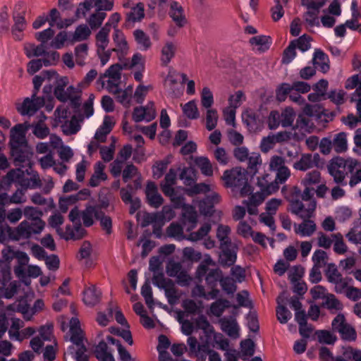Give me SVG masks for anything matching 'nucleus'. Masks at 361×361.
<instances>
[{
  "label": "nucleus",
  "mask_w": 361,
  "mask_h": 361,
  "mask_svg": "<svg viewBox=\"0 0 361 361\" xmlns=\"http://www.w3.org/2000/svg\"><path fill=\"white\" fill-rule=\"evenodd\" d=\"M303 112L308 116H317L321 118V115H326V110L318 104H307L303 109Z\"/></svg>",
  "instance_id": "nucleus-51"
},
{
  "label": "nucleus",
  "mask_w": 361,
  "mask_h": 361,
  "mask_svg": "<svg viewBox=\"0 0 361 361\" xmlns=\"http://www.w3.org/2000/svg\"><path fill=\"white\" fill-rule=\"evenodd\" d=\"M166 235L170 238H184L183 228L178 223H171L166 228Z\"/></svg>",
  "instance_id": "nucleus-52"
},
{
  "label": "nucleus",
  "mask_w": 361,
  "mask_h": 361,
  "mask_svg": "<svg viewBox=\"0 0 361 361\" xmlns=\"http://www.w3.org/2000/svg\"><path fill=\"white\" fill-rule=\"evenodd\" d=\"M25 173L30 174L29 169L23 170L22 167H18V169L9 171L4 178L7 180L8 184H11L14 181L20 182L23 178Z\"/></svg>",
  "instance_id": "nucleus-31"
},
{
  "label": "nucleus",
  "mask_w": 361,
  "mask_h": 361,
  "mask_svg": "<svg viewBox=\"0 0 361 361\" xmlns=\"http://www.w3.org/2000/svg\"><path fill=\"white\" fill-rule=\"evenodd\" d=\"M312 63L314 66H318L320 68V71L324 73L328 72L330 68L328 56L319 49L314 51Z\"/></svg>",
  "instance_id": "nucleus-17"
},
{
  "label": "nucleus",
  "mask_w": 361,
  "mask_h": 361,
  "mask_svg": "<svg viewBox=\"0 0 361 361\" xmlns=\"http://www.w3.org/2000/svg\"><path fill=\"white\" fill-rule=\"evenodd\" d=\"M296 44H294L292 41L288 47L283 51L282 62L283 63H289L296 56L295 52Z\"/></svg>",
  "instance_id": "nucleus-62"
},
{
  "label": "nucleus",
  "mask_w": 361,
  "mask_h": 361,
  "mask_svg": "<svg viewBox=\"0 0 361 361\" xmlns=\"http://www.w3.org/2000/svg\"><path fill=\"white\" fill-rule=\"evenodd\" d=\"M276 6L271 8L272 18L274 21L279 20L283 16V5H286L288 0H274Z\"/></svg>",
  "instance_id": "nucleus-57"
},
{
  "label": "nucleus",
  "mask_w": 361,
  "mask_h": 361,
  "mask_svg": "<svg viewBox=\"0 0 361 361\" xmlns=\"http://www.w3.org/2000/svg\"><path fill=\"white\" fill-rule=\"evenodd\" d=\"M221 330L228 336L237 338L239 337V328L235 319H229L226 317L221 318L219 321Z\"/></svg>",
  "instance_id": "nucleus-12"
},
{
  "label": "nucleus",
  "mask_w": 361,
  "mask_h": 361,
  "mask_svg": "<svg viewBox=\"0 0 361 361\" xmlns=\"http://www.w3.org/2000/svg\"><path fill=\"white\" fill-rule=\"evenodd\" d=\"M314 334L320 343L333 345L337 340V337L328 330H317Z\"/></svg>",
  "instance_id": "nucleus-36"
},
{
  "label": "nucleus",
  "mask_w": 361,
  "mask_h": 361,
  "mask_svg": "<svg viewBox=\"0 0 361 361\" xmlns=\"http://www.w3.org/2000/svg\"><path fill=\"white\" fill-rule=\"evenodd\" d=\"M100 210L97 209L94 206H87L85 209L81 213L83 224L85 227H90L94 224L93 216L95 217V213Z\"/></svg>",
  "instance_id": "nucleus-34"
},
{
  "label": "nucleus",
  "mask_w": 361,
  "mask_h": 361,
  "mask_svg": "<svg viewBox=\"0 0 361 361\" xmlns=\"http://www.w3.org/2000/svg\"><path fill=\"white\" fill-rule=\"evenodd\" d=\"M152 282L158 288L164 290L168 302L171 305H173L178 302L180 295L178 294V290L172 279L165 278L164 273H159L153 276Z\"/></svg>",
  "instance_id": "nucleus-4"
},
{
  "label": "nucleus",
  "mask_w": 361,
  "mask_h": 361,
  "mask_svg": "<svg viewBox=\"0 0 361 361\" xmlns=\"http://www.w3.org/2000/svg\"><path fill=\"white\" fill-rule=\"evenodd\" d=\"M231 233V228L228 226L220 224L219 225L216 231V238L220 242V245H228L232 243L228 235Z\"/></svg>",
  "instance_id": "nucleus-29"
},
{
  "label": "nucleus",
  "mask_w": 361,
  "mask_h": 361,
  "mask_svg": "<svg viewBox=\"0 0 361 361\" xmlns=\"http://www.w3.org/2000/svg\"><path fill=\"white\" fill-rule=\"evenodd\" d=\"M270 37L266 36V35H258L255 37H252L250 39L249 42L252 45H257L259 47L258 48V50L260 51H265L266 50H268L269 48V44H270Z\"/></svg>",
  "instance_id": "nucleus-33"
},
{
  "label": "nucleus",
  "mask_w": 361,
  "mask_h": 361,
  "mask_svg": "<svg viewBox=\"0 0 361 361\" xmlns=\"http://www.w3.org/2000/svg\"><path fill=\"white\" fill-rule=\"evenodd\" d=\"M218 121L217 111L215 109H208L206 117V128L208 130H212L216 126Z\"/></svg>",
  "instance_id": "nucleus-55"
},
{
  "label": "nucleus",
  "mask_w": 361,
  "mask_h": 361,
  "mask_svg": "<svg viewBox=\"0 0 361 361\" xmlns=\"http://www.w3.org/2000/svg\"><path fill=\"white\" fill-rule=\"evenodd\" d=\"M114 123H115L112 121L111 116H106L104 117L102 125L97 130L94 135V138L101 142H106V135L111 131Z\"/></svg>",
  "instance_id": "nucleus-14"
},
{
  "label": "nucleus",
  "mask_w": 361,
  "mask_h": 361,
  "mask_svg": "<svg viewBox=\"0 0 361 361\" xmlns=\"http://www.w3.org/2000/svg\"><path fill=\"white\" fill-rule=\"evenodd\" d=\"M184 114L190 119H195L199 117L198 109L194 100L190 101L183 106Z\"/></svg>",
  "instance_id": "nucleus-49"
},
{
  "label": "nucleus",
  "mask_w": 361,
  "mask_h": 361,
  "mask_svg": "<svg viewBox=\"0 0 361 361\" xmlns=\"http://www.w3.org/2000/svg\"><path fill=\"white\" fill-rule=\"evenodd\" d=\"M329 173L334 177L336 183H342L345 177L346 159L341 157L333 158L328 165Z\"/></svg>",
  "instance_id": "nucleus-6"
},
{
  "label": "nucleus",
  "mask_w": 361,
  "mask_h": 361,
  "mask_svg": "<svg viewBox=\"0 0 361 361\" xmlns=\"http://www.w3.org/2000/svg\"><path fill=\"white\" fill-rule=\"evenodd\" d=\"M221 252L219 255V263L224 267L233 266L237 259L238 247L233 243L230 245H219Z\"/></svg>",
  "instance_id": "nucleus-7"
},
{
  "label": "nucleus",
  "mask_w": 361,
  "mask_h": 361,
  "mask_svg": "<svg viewBox=\"0 0 361 361\" xmlns=\"http://www.w3.org/2000/svg\"><path fill=\"white\" fill-rule=\"evenodd\" d=\"M222 178L227 188H240L247 181L245 171L238 167L225 171Z\"/></svg>",
  "instance_id": "nucleus-5"
},
{
  "label": "nucleus",
  "mask_w": 361,
  "mask_h": 361,
  "mask_svg": "<svg viewBox=\"0 0 361 361\" xmlns=\"http://www.w3.org/2000/svg\"><path fill=\"white\" fill-rule=\"evenodd\" d=\"M195 324L197 329H202L205 332H213V326L210 324L207 317L202 314L196 318Z\"/></svg>",
  "instance_id": "nucleus-64"
},
{
  "label": "nucleus",
  "mask_w": 361,
  "mask_h": 361,
  "mask_svg": "<svg viewBox=\"0 0 361 361\" xmlns=\"http://www.w3.org/2000/svg\"><path fill=\"white\" fill-rule=\"evenodd\" d=\"M23 214L27 218L26 221H43L42 219L43 216L42 211L36 207H25L23 210Z\"/></svg>",
  "instance_id": "nucleus-41"
},
{
  "label": "nucleus",
  "mask_w": 361,
  "mask_h": 361,
  "mask_svg": "<svg viewBox=\"0 0 361 361\" xmlns=\"http://www.w3.org/2000/svg\"><path fill=\"white\" fill-rule=\"evenodd\" d=\"M46 223L44 221H23L12 231L11 227H8L9 237L14 240L20 239H29L32 235H38L42 233L45 227Z\"/></svg>",
  "instance_id": "nucleus-2"
},
{
  "label": "nucleus",
  "mask_w": 361,
  "mask_h": 361,
  "mask_svg": "<svg viewBox=\"0 0 361 361\" xmlns=\"http://www.w3.org/2000/svg\"><path fill=\"white\" fill-rule=\"evenodd\" d=\"M83 294V301L87 305L94 306L101 300L102 293L94 286L87 288Z\"/></svg>",
  "instance_id": "nucleus-19"
},
{
  "label": "nucleus",
  "mask_w": 361,
  "mask_h": 361,
  "mask_svg": "<svg viewBox=\"0 0 361 361\" xmlns=\"http://www.w3.org/2000/svg\"><path fill=\"white\" fill-rule=\"evenodd\" d=\"M324 274L329 283H334L342 276V274L338 271L337 266L334 263H329Z\"/></svg>",
  "instance_id": "nucleus-40"
},
{
  "label": "nucleus",
  "mask_w": 361,
  "mask_h": 361,
  "mask_svg": "<svg viewBox=\"0 0 361 361\" xmlns=\"http://www.w3.org/2000/svg\"><path fill=\"white\" fill-rule=\"evenodd\" d=\"M328 259L329 256L324 250H317L312 256L313 267L322 268L326 265L327 266Z\"/></svg>",
  "instance_id": "nucleus-43"
},
{
  "label": "nucleus",
  "mask_w": 361,
  "mask_h": 361,
  "mask_svg": "<svg viewBox=\"0 0 361 361\" xmlns=\"http://www.w3.org/2000/svg\"><path fill=\"white\" fill-rule=\"evenodd\" d=\"M311 40V37L305 34L297 39L293 40L292 42H293L294 44H296V47H298L302 51H305L310 48Z\"/></svg>",
  "instance_id": "nucleus-58"
},
{
  "label": "nucleus",
  "mask_w": 361,
  "mask_h": 361,
  "mask_svg": "<svg viewBox=\"0 0 361 361\" xmlns=\"http://www.w3.org/2000/svg\"><path fill=\"white\" fill-rule=\"evenodd\" d=\"M11 147V154L13 159V163L18 167H27L31 169L32 162L31 159L33 156V152L28 144L22 145H9Z\"/></svg>",
  "instance_id": "nucleus-3"
},
{
  "label": "nucleus",
  "mask_w": 361,
  "mask_h": 361,
  "mask_svg": "<svg viewBox=\"0 0 361 361\" xmlns=\"http://www.w3.org/2000/svg\"><path fill=\"white\" fill-rule=\"evenodd\" d=\"M86 234L87 231L82 227L80 221H78L75 222L73 229L71 226H66V235L63 238L66 240H75L82 239Z\"/></svg>",
  "instance_id": "nucleus-18"
},
{
  "label": "nucleus",
  "mask_w": 361,
  "mask_h": 361,
  "mask_svg": "<svg viewBox=\"0 0 361 361\" xmlns=\"http://www.w3.org/2000/svg\"><path fill=\"white\" fill-rule=\"evenodd\" d=\"M95 219L99 221L102 228L105 231L106 234L110 235L112 233V219L109 216L104 214L100 210L95 213Z\"/></svg>",
  "instance_id": "nucleus-26"
},
{
  "label": "nucleus",
  "mask_w": 361,
  "mask_h": 361,
  "mask_svg": "<svg viewBox=\"0 0 361 361\" xmlns=\"http://www.w3.org/2000/svg\"><path fill=\"white\" fill-rule=\"evenodd\" d=\"M176 50V47L173 42H168L166 43L161 49V62L163 65L166 66L171 61L175 55Z\"/></svg>",
  "instance_id": "nucleus-28"
},
{
  "label": "nucleus",
  "mask_w": 361,
  "mask_h": 361,
  "mask_svg": "<svg viewBox=\"0 0 361 361\" xmlns=\"http://www.w3.org/2000/svg\"><path fill=\"white\" fill-rule=\"evenodd\" d=\"M290 212L303 219V222L298 226L295 230L296 233H300L302 235L310 236L316 231L315 223L310 220L316 209V201L312 200L308 208L305 209L304 204L298 200H290Z\"/></svg>",
  "instance_id": "nucleus-1"
},
{
  "label": "nucleus",
  "mask_w": 361,
  "mask_h": 361,
  "mask_svg": "<svg viewBox=\"0 0 361 361\" xmlns=\"http://www.w3.org/2000/svg\"><path fill=\"white\" fill-rule=\"evenodd\" d=\"M164 220V216L161 214L159 212L149 213L146 212L143 215L142 221L141 222V227L145 228L149 224H154L157 221Z\"/></svg>",
  "instance_id": "nucleus-42"
},
{
  "label": "nucleus",
  "mask_w": 361,
  "mask_h": 361,
  "mask_svg": "<svg viewBox=\"0 0 361 361\" xmlns=\"http://www.w3.org/2000/svg\"><path fill=\"white\" fill-rule=\"evenodd\" d=\"M323 299L325 300L323 302L322 306L329 310H334L338 311L341 310L343 307V304L334 294L327 293L326 295L323 296Z\"/></svg>",
  "instance_id": "nucleus-25"
},
{
  "label": "nucleus",
  "mask_w": 361,
  "mask_h": 361,
  "mask_svg": "<svg viewBox=\"0 0 361 361\" xmlns=\"http://www.w3.org/2000/svg\"><path fill=\"white\" fill-rule=\"evenodd\" d=\"M106 13L104 11H97L92 13L88 20V23L92 30L99 28L103 20L105 19Z\"/></svg>",
  "instance_id": "nucleus-46"
},
{
  "label": "nucleus",
  "mask_w": 361,
  "mask_h": 361,
  "mask_svg": "<svg viewBox=\"0 0 361 361\" xmlns=\"http://www.w3.org/2000/svg\"><path fill=\"white\" fill-rule=\"evenodd\" d=\"M222 277V271L219 269H212L208 274L206 276L205 280L207 283L211 288H215L217 284V281L220 282V279Z\"/></svg>",
  "instance_id": "nucleus-50"
},
{
  "label": "nucleus",
  "mask_w": 361,
  "mask_h": 361,
  "mask_svg": "<svg viewBox=\"0 0 361 361\" xmlns=\"http://www.w3.org/2000/svg\"><path fill=\"white\" fill-rule=\"evenodd\" d=\"M195 163L200 169L202 173L207 176H212V166L207 157H197L195 160Z\"/></svg>",
  "instance_id": "nucleus-38"
},
{
  "label": "nucleus",
  "mask_w": 361,
  "mask_h": 361,
  "mask_svg": "<svg viewBox=\"0 0 361 361\" xmlns=\"http://www.w3.org/2000/svg\"><path fill=\"white\" fill-rule=\"evenodd\" d=\"M183 270L181 263L169 260L166 267V272L171 277L176 276Z\"/></svg>",
  "instance_id": "nucleus-56"
},
{
  "label": "nucleus",
  "mask_w": 361,
  "mask_h": 361,
  "mask_svg": "<svg viewBox=\"0 0 361 361\" xmlns=\"http://www.w3.org/2000/svg\"><path fill=\"white\" fill-rule=\"evenodd\" d=\"M44 105V98L36 97L35 98L27 97L17 110L21 115H32Z\"/></svg>",
  "instance_id": "nucleus-8"
},
{
  "label": "nucleus",
  "mask_w": 361,
  "mask_h": 361,
  "mask_svg": "<svg viewBox=\"0 0 361 361\" xmlns=\"http://www.w3.org/2000/svg\"><path fill=\"white\" fill-rule=\"evenodd\" d=\"M295 116V112L292 108H286L281 114V126L283 127H288L292 126Z\"/></svg>",
  "instance_id": "nucleus-54"
},
{
  "label": "nucleus",
  "mask_w": 361,
  "mask_h": 361,
  "mask_svg": "<svg viewBox=\"0 0 361 361\" xmlns=\"http://www.w3.org/2000/svg\"><path fill=\"white\" fill-rule=\"evenodd\" d=\"M320 182V172L318 171H312L306 174L305 178L302 180V183L305 186H310Z\"/></svg>",
  "instance_id": "nucleus-59"
},
{
  "label": "nucleus",
  "mask_w": 361,
  "mask_h": 361,
  "mask_svg": "<svg viewBox=\"0 0 361 361\" xmlns=\"http://www.w3.org/2000/svg\"><path fill=\"white\" fill-rule=\"evenodd\" d=\"M114 41L116 44L117 48H114L111 51H115L116 52L121 51L126 54L129 49L128 42L123 32L118 29H115Z\"/></svg>",
  "instance_id": "nucleus-23"
},
{
  "label": "nucleus",
  "mask_w": 361,
  "mask_h": 361,
  "mask_svg": "<svg viewBox=\"0 0 361 361\" xmlns=\"http://www.w3.org/2000/svg\"><path fill=\"white\" fill-rule=\"evenodd\" d=\"M293 167L300 171H306L313 167L312 155L311 154H302L300 160L294 163Z\"/></svg>",
  "instance_id": "nucleus-35"
},
{
  "label": "nucleus",
  "mask_w": 361,
  "mask_h": 361,
  "mask_svg": "<svg viewBox=\"0 0 361 361\" xmlns=\"http://www.w3.org/2000/svg\"><path fill=\"white\" fill-rule=\"evenodd\" d=\"M338 333L341 334L342 339L345 341H355L357 337L355 329L349 324L346 323V322L342 328L338 329Z\"/></svg>",
  "instance_id": "nucleus-44"
},
{
  "label": "nucleus",
  "mask_w": 361,
  "mask_h": 361,
  "mask_svg": "<svg viewBox=\"0 0 361 361\" xmlns=\"http://www.w3.org/2000/svg\"><path fill=\"white\" fill-rule=\"evenodd\" d=\"M242 117L243 121L250 130H254L257 128L259 118L255 112L252 111H246L243 114Z\"/></svg>",
  "instance_id": "nucleus-37"
},
{
  "label": "nucleus",
  "mask_w": 361,
  "mask_h": 361,
  "mask_svg": "<svg viewBox=\"0 0 361 361\" xmlns=\"http://www.w3.org/2000/svg\"><path fill=\"white\" fill-rule=\"evenodd\" d=\"M242 353L245 356H252L255 353V344L250 338H247L240 342Z\"/></svg>",
  "instance_id": "nucleus-60"
},
{
  "label": "nucleus",
  "mask_w": 361,
  "mask_h": 361,
  "mask_svg": "<svg viewBox=\"0 0 361 361\" xmlns=\"http://www.w3.org/2000/svg\"><path fill=\"white\" fill-rule=\"evenodd\" d=\"M25 54L28 58H31L32 56H40L42 55H46L47 51V45L45 43H42L35 46L34 44H28L25 46Z\"/></svg>",
  "instance_id": "nucleus-24"
},
{
  "label": "nucleus",
  "mask_w": 361,
  "mask_h": 361,
  "mask_svg": "<svg viewBox=\"0 0 361 361\" xmlns=\"http://www.w3.org/2000/svg\"><path fill=\"white\" fill-rule=\"evenodd\" d=\"M332 140L334 149L336 153H343L348 149L347 135L344 132H341L334 137Z\"/></svg>",
  "instance_id": "nucleus-22"
},
{
  "label": "nucleus",
  "mask_w": 361,
  "mask_h": 361,
  "mask_svg": "<svg viewBox=\"0 0 361 361\" xmlns=\"http://www.w3.org/2000/svg\"><path fill=\"white\" fill-rule=\"evenodd\" d=\"M108 345L101 341L95 348L94 354L99 361H115L113 355L108 352Z\"/></svg>",
  "instance_id": "nucleus-21"
},
{
  "label": "nucleus",
  "mask_w": 361,
  "mask_h": 361,
  "mask_svg": "<svg viewBox=\"0 0 361 361\" xmlns=\"http://www.w3.org/2000/svg\"><path fill=\"white\" fill-rule=\"evenodd\" d=\"M30 125L27 122L16 124L11 129L9 145L28 144L25 134L30 128Z\"/></svg>",
  "instance_id": "nucleus-9"
},
{
  "label": "nucleus",
  "mask_w": 361,
  "mask_h": 361,
  "mask_svg": "<svg viewBox=\"0 0 361 361\" xmlns=\"http://www.w3.org/2000/svg\"><path fill=\"white\" fill-rule=\"evenodd\" d=\"M331 238L334 241V250L336 253L338 255H342L346 252L347 246L345 244L343 238V235L341 233H338L331 235Z\"/></svg>",
  "instance_id": "nucleus-47"
},
{
  "label": "nucleus",
  "mask_w": 361,
  "mask_h": 361,
  "mask_svg": "<svg viewBox=\"0 0 361 361\" xmlns=\"http://www.w3.org/2000/svg\"><path fill=\"white\" fill-rule=\"evenodd\" d=\"M77 116L73 115L70 121H66L61 126L62 131L66 135L76 134L80 129V125L78 123Z\"/></svg>",
  "instance_id": "nucleus-32"
},
{
  "label": "nucleus",
  "mask_w": 361,
  "mask_h": 361,
  "mask_svg": "<svg viewBox=\"0 0 361 361\" xmlns=\"http://www.w3.org/2000/svg\"><path fill=\"white\" fill-rule=\"evenodd\" d=\"M169 15L178 28L183 27L188 23L183 8L177 1L171 3Z\"/></svg>",
  "instance_id": "nucleus-11"
},
{
  "label": "nucleus",
  "mask_w": 361,
  "mask_h": 361,
  "mask_svg": "<svg viewBox=\"0 0 361 361\" xmlns=\"http://www.w3.org/2000/svg\"><path fill=\"white\" fill-rule=\"evenodd\" d=\"M97 11H111L114 6V0H90Z\"/></svg>",
  "instance_id": "nucleus-61"
},
{
  "label": "nucleus",
  "mask_w": 361,
  "mask_h": 361,
  "mask_svg": "<svg viewBox=\"0 0 361 361\" xmlns=\"http://www.w3.org/2000/svg\"><path fill=\"white\" fill-rule=\"evenodd\" d=\"M145 17L144 5L142 3H138L135 7L132 8L130 13L127 14L126 20L128 22H140Z\"/></svg>",
  "instance_id": "nucleus-27"
},
{
  "label": "nucleus",
  "mask_w": 361,
  "mask_h": 361,
  "mask_svg": "<svg viewBox=\"0 0 361 361\" xmlns=\"http://www.w3.org/2000/svg\"><path fill=\"white\" fill-rule=\"evenodd\" d=\"M145 195L147 203L154 208H159L164 203V198L158 192L157 186L152 181L147 182Z\"/></svg>",
  "instance_id": "nucleus-10"
},
{
  "label": "nucleus",
  "mask_w": 361,
  "mask_h": 361,
  "mask_svg": "<svg viewBox=\"0 0 361 361\" xmlns=\"http://www.w3.org/2000/svg\"><path fill=\"white\" fill-rule=\"evenodd\" d=\"M111 30V23H106L104 27L96 35L97 46L98 53L104 51L109 44V34Z\"/></svg>",
  "instance_id": "nucleus-15"
},
{
  "label": "nucleus",
  "mask_w": 361,
  "mask_h": 361,
  "mask_svg": "<svg viewBox=\"0 0 361 361\" xmlns=\"http://www.w3.org/2000/svg\"><path fill=\"white\" fill-rule=\"evenodd\" d=\"M214 103L213 94L207 87H203L201 92V104L206 109L210 108Z\"/></svg>",
  "instance_id": "nucleus-53"
},
{
  "label": "nucleus",
  "mask_w": 361,
  "mask_h": 361,
  "mask_svg": "<svg viewBox=\"0 0 361 361\" xmlns=\"http://www.w3.org/2000/svg\"><path fill=\"white\" fill-rule=\"evenodd\" d=\"M177 173L175 169H170L166 174L164 182L161 183L160 188L165 195H170L173 192V185L176 183Z\"/></svg>",
  "instance_id": "nucleus-13"
},
{
  "label": "nucleus",
  "mask_w": 361,
  "mask_h": 361,
  "mask_svg": "<svg viewBox=\"0 0 361 361\" xmlns=\"http://www.w3.org/2000/svg\"><path fill=\"white\" fill-rule=\"evenodd\" d=\"M196 170L192 167H185L179 175L180 180H183L185 185L190 186L196 180Z\"/></svg>",
  "instance_id": "nucleus-30"
},
{
  "label": "nucleus",
  "mask_w": 361,
  "mask_h": 361,
  "mask_svg": "<svg viewBox=\"0 0 361 361\" xmlns=\"http://www.w3.org/2000/svg\"><path fill=\"white\" fill-rule=\"evenodd\" d=\"M279 305L276 307V317L281 324H286L291 318L292 314L285 305H280L279 298L277 299Z\"/></svg>",
  "instance_id": "nucleus-45"
},
{
  "label": "nucleus",
  "mask_w": 361,
  "mask_h": 361,
  "mask_svg": "<svg viewBox=\"0 0 361 361\" xmlns=\"http://www.w3.org/2000/svg\"><path fill=\"white\" fill-rule=\"evenodd\" d=\"M33 134L38 138L43 139L49 135V128L44 123H35L32 125Z\"/></svg>",
  "instance_id": "nucleus-63"
},
{
  "label": "nucleus",
  "mask_w": 361,
  "mask_h": 361,
  "mask_svg": "<svg viewBox=\"0 0 361 361\" xmlns=\"http://www.w3.org/2000/svg\"><path fill=\"white\" fill-rule=\"evenodd\" d=\"M91 35V30L85 24L78 25L74 32L73 40L81 41L87 39Z\"/></svg>",
  "instance_id": "nucleus-48"
},
{
  "label": "nucleus",
  "mask_w": 361,
  "mask_h": 361,
  "mask_svg": "<svg viewBox=\"0 0 361 361\" xmlns=\"http://www.w3.org/2000/svg\"><path fill=\"white\" fill-rule=\"evenodd\" d=\"M68 83V79L66 76L61 77L56 80V85L54 93L56 99L60 102H65L68 99L69 96L64 90Z\"/></svg>",
  "instance_id": "nucleus-20"
},
{
  "label": "nucleus",
  "mask_w": 361,
  "mask_h": 361,
  "mask_svg": "<svg viewBox=\"0 0 361 361\" xmlns=\"http://www.w3.org/2000/svg\"><path fill=\"white\" fill-rule=\"evenodd\" d=\"M128 66L127 63L121 65L119 63H115L111 65L104 74V77H109L115 80L121 79V71Z\"/></svg>",
  "instance_id": "nucleus-39"
},
{
  "label": "nucleus",
  "mask_w": 361,
  "mask_h": 361,
  "mask_svg": "<svg viewBox=\"0 0 361 361\" xmlns=\"http://www.w3.org/2000/svg\"><path fill=\"white\" fill-rule=\"evenodd\" d=\"M133 35L140 49L147 51L151 48L152 44L150 37L142 30L137 29Z\"/></svg>",
  "instance_id": "nucleus-16"
}]
</instances>
